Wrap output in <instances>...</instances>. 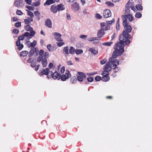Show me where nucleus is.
Here are the masks:
<instances>
[{
  "label": "nucleus",
  "mask_w": 152,
  "mask_h": 152,
  "mask_svg": "<svg viewBox=\"0 0 152 152\" xmlns=\"http://www.w3.org/2000/svg\"><path fill=\"white\" fill-rule=\"evenodd\" d=\"M87 81L89 82H91L94 80V78L93 77L89 76L87 78Z\"/></svg>",
  "instance_id": "43"
},
{
  "label": "nucleus",
  "mask_w": 152,
  "mask_h": 152,
  "mask_svg": "<svg viewBox=\"0 0 152 152\" xmlns=\"http://www.w3.org/2000/svg\"><path fill=\"white\" fill-rule=\"evenodd\" d=\"M129 33L125 30L123 31L122 34L119 36V42L115 44V47H116L115 48H116L117 46L124 48L125 45H128L130 43V40L128 39L129 36Z\"/></svg>",
  "instance_id": "1"
},
{
  "label": "nucleus",
  "mask_w": 152,
  "mask_h": 152,
  "mask_svg": "<svg viewBox=\"0 0 152 152\" xmlns=\"http://www.w3.org/2000/svg\"><path fill=\"white\" fill-rule=\"evenodd\" d=\"M50 71H49V69L48 68H47L45 69H43L42 70H41V71H39L40 75H47L49 74H50Z\"/></svg>",
  "instance_id": "7"
},
{
  "label": "nucleus",
  "mask_w": 152,
  "mask_h": 152,
  "mask_svg": "<svg viewBox=\"0 0 152 152\" xmlns=\"http://www.w3.org/2000/svg\"><path fill=\"white\" fill-rule=\"evenodd\" d=\"M95 17H96L97 19H101L102 17L98 13H96L95 15Z\"/></svg>",
  "instance_id": "47"
},
{
  "label": "nucleus",
  "mask_w": 152,
  "mask_h": 152,
  "mask_svg": "<svg viewBox=\"0 0 152 152\" xmlns=\"http://www.w3.org/2000/svg\"><path fill=\"white\" fill-rule=\"evenodd\" d=\"M24 38V36L23 35L20 36L18 38V40L16 41L17 42V43L18 42L19 43H20V40H23Z\"/></svg>",
  "instance_id": "30"
},
{
  "label": "nucleus",
  "mask_w": 152,
  "mask_h": 152,
  "mask_svg": "<svg viewBox=\"0 0 152 152\" xmlns=\"http://www.w3.org/2000/svg\"><path fill=\"white\" fill-rule=\"evenodd\" d=\"M110 26L107 23V25L104 28H102V29L105 31L109 30L110 29Z\"/></svg>",
  "instance_id": "45"
},
{
  "label": "nucleus",
  "mask_w": 152,
  "mask_h": 152,
  "mask_svg": "<svg viewBox=\"0 0 152 152\" xmlns=\"http://www.w3.org/2000/svg\"><path fill=\"white\" fill-rule=\"evenodd\" d=\"M34 13L35 16L37 17L40 16V13L38 11H36L34 12Z\"/></svg>",
  "instance_id": "57"
},
{
  "label": "nucleus",
  "mask_w": 152,
  "mask_h": 152,
  "mask_svg": "<svg viewBox=\"0 0 152 152\" xmlns=\"http://www.w3.org/2000/svg\"><path fill=\"white\" fill-rule=\"evenodd\" d=\"M121 18L123 20V25H127V23H128L127 22V19L128 18V15H122L121 16Z\"/></svg>",
  "instance_id": "14"
},
{
  "label": "nucleus",
  "mask_w": 152,
  "mask_h": 152,
  "mask_svg": "<svg viewBox=\"0 0 152 152\" xmlns=\"http://www.w3.org/2000/svg\"><path fill=\"white\" fill-rule=\"evenodd\" d=\"M128 19H129V20L130 22L132 21L133 20L134 18L133 16L132 15L130 14H128Z\"/></svg>",
  "instance_id": "42"
},
{
  "label": "nucleus",
  "mask_w": 152,
  "mask_h": 152,
  "mask_svg": "<svg viewBox=\"0 0 152 152\" xmlns=\"http://www.w3.org/2000/svg\"><path fill=\"white\" fill-rule=\"evenodd\" d=\"M26 3L28 5H31L32 0H25Z\"/></svg>",
  "instance_id": "59"
},
{
  "label": "nucleus",
  "mask_w": 152,
  "mask_h": 152,
  "mask_svg": "<svg viewBox=\"0 0 152 152\" xmlns=\"http://www.w3.org/2000/svg\"><path fill=\"white\" fill-rule=\"evenodd\" d=\"M28 51L24 50L21 51L20 53V56L21 57H24L26 56L28 54Z\"/></svg>",
  "instance_id": "23"
},
{
  "label": "nucleus",
  "mask_w": 152,
  "mask_h": 152,
  "mask_svg": "<svg viewBox=\"0 0 152 152\" xmlns=\"http://www.w3.org/2000/svg\"><path fill=\"white\" fill-rule=\"evenodd\" d=\"M36 48H31L28 53L29 57H31L33 55L35 52L37 51Z\"/></svg>",
  "instance_id": "10"
},
{
  "label": "nucleus",
  "mask_w": 152,
  "mask_h": 152,
  "mask_svg": "<svg viewBox=\"0 0 152 152\" xmlns=\"http://www.w3.org/2000/svg\"><path fill=\"white\" fill-rule=\"evenodd\" d=\"M54 35V37L55 39L58 41H62V40L61 39V35L60 34L57 32H54L53 33Z\"/></svg>",
  "instance_id": "8"
},
{
  "label": "nucleus",
  "mask_w": 152,
  "mask_h": 152,
  "mask_svg": "<svg viewBox=\"0 0 152 152\" xmlns=\"http://www.w3.org/2000/svg\"><path fill=\"white\" fill-rule=\"evenodd\" d=\"M75 52L77 55L83 53V51L81 49H76L75 50Z\"/></svg>",
  "instance_id": "34"
},
{
  "label": "nucleus",
  "mask_w": 152,
  "mask_h": 152,
  "mask_svg": "<svg viewBox=\"0 0 152 152\" xmlns=\"http://www.w3.org/2000/svg\"><path fill=\"white\" fill-rule=\"evenodd\" d=\"M131 3L130 2V1L129 0L127 2V3L126 4L125 7L126 8L130 9V4Z\"/></svg>",
  "instance_id": "60"
},
{
  "label": "nucleus",
  "mask_w": 152,
  "mask_h": 152,
  "mask_svg": "<svg viewBox=\"0 0 152 152\" xmlns=\"http://www.w3.org/2000/svg\"><path fill=\"white\" fill-rule=\"evenodd\" d=\"M16 46L18 47V49L19 50H21L23 47V44H21L20 42V43H19L18 42L17 43V42H16Z\"/></svg>",
  "instance_id": "24"
},
{
  "label": "nucleus",
  "mask_w": 152,
  "mask_h": 152,
  "mask_svg": "<svg viewBox=\"0 0 152 152\" xmlns=\"http://www.w3.org/2000/svg\"><path fill=\"white\" fill-rule=\"evenodd\" d=\"M107 61V60L106 59H104L100 61V64H104Z\"/></svg>",
  "instance_id": "56"
},
{
  "label": "nucleus",
  "mask_w": 152,
  "mask_h": 152,
  "mask_svg": "<svg viewBox=\"0 0 152 152\" xmlns=\"http://www.w3.org/2000/svg\"><path fill=\"white\" fill-rule=\"evenodd\" d=\"M104 71H102V75H109V71L107 70V69L104 70Z\"/></svg>",
  "instance_id": "40"
},
{
  "label": "nucleus",
  "mask_w": 152,
  "mask_h": 152,
  "mask_svg": "<svg viewBox=\"0 0 152 152\" xmlns=\"http://www.w3.org/2000/svg\"><path fill=\"white\" fill-rule=\"evenodd\" d=\"M29 31H30L29 34L30 36H34L35 34V32L34 31L33 29L32 30H31Z\"/></svg>",
  "instance_id": "44"
},
{
  "label": "nucleus",
  "mask_w": 152,
  "mask_h": 152,
  "mask_svg": "<svg viewBox=\"0 0 152 152\" xmlns=\"http://www.w3.org/2000/svg\"><path fill=\"white\" fill-rule=\"evenodd\" d=\"M105 4L109 7H113L114 6V4L110 1H107L105 3Z\"/></svg>",
  "instance_id": "28"
},
{
  "label": "nucleus",
  "mask_w": 152,
  "mask_h": 152,
  "mask_svg": "<svg viewBox=\"0 0 152 152\" xmlns=\"http://www.w3.org/2000/svg\"><path fill=\"white\" fill-rule=\"evenodd\" d=\"M80 6L78 3L75 2L72 4L71 8L72 10L75 12L77 11L80 9Z\"/></svg>",
  "instance_id": "6"
},
{
  "label": "nucleus",
  "mask_w": 152,
  "mask_h": 152,
  "mask_svg": "<svg viewBox=\"0 0 152 152\" xmlns=\"http://www.w3.org/2000/svg\"><path fill=\"white\" fill-rule=\"evenodd\" d=\"M142 15V14L139 12L136 13L135 16L136 18H140L141 17Z\"/></svg>",
  "instance_id": "37"
},
{
  "label": "nucleus",
  "mask_w": 152,
  "mask_h": 152,
  "mask_svg": "<svg viewBox=\"0 0 152 152\" xmlns=\"http://www.w3.org/2000/svg\"><path fill=\"white\" fill-rule=\"evenodd\" d=\"M65 70V67L64 66H62L61 68V74L64 73Z\"/></svg>",
  "instance_id": "62"
},
{
  "label": "nucleus",
  "mask_w": 152,
  "mask_h": 152,
  "mask_svg": "<svg viewBox=\"0 0 152 152\" xmlns=\"http://www.w3.org/2000/svg\"><path fill=\"white\" fill-rule=\"evenodd\" d=\"M123 25L124 26V28L126 30V31H127L128 32H131L132 30V27L130 25L128 24V23H127V25H126L125 24H124Z\"/></svg>",
  "instance_id": "13"
},
{
  "label": "nucleus",
  "mask_w": 152,
  "mask_h": 152,
  "mask_svg": "<svg viewBox=\"0 0 152 152\" xmlns=\"http://www.w3.org/2000/svg\"><path fill=\"white\" fill-rule=\"evenodd\" d=\"M108 66H110V68H111L112 67L113 65L111 63V62L110 61H108L106 64Z\"/></svg>",
  "instance_id": "64"
},
{
  "label": "nucleus",
  "mask_w": 152,
  "mask_h": 152,
  "mask_svg": "<svg viewBox=\"0 0 152 152\" xmlns=\"http://www.w3.org/2000/svg\"><path fill=\"white\" fill-rule=\"evenodd\" d=\"M50 75L54 79H57L58 80L59 78V75H61V74L56 71L53 72L52 71H51L50 72Z\"/></svg>",
  "instance_id": "5"
},
{
  "label": "nucleus",
  "mask_w": 152,
  "mask_h": 152,
  "mask_svg": "<svg viewBox=\"0 0 152 152\" xmlns=\"http://www.w3.org/2000/svg\"><path fill=\"white\" fill-rule=\"evenodd\" d=\"M21 26V22H18L15 23V26L16 27H19Z\"/></svg>",
  "instance_id": "51"
},
{
  "label": "nucleus",
  "mask_w": 152,
  "mask_h": 152,
  "mask_svg": "<svg viewBox=\"0 0 152 152\" xmlns=\"http://www.w3.org/2000/svg\"><path fill=\"white\" fill-rule=\"evenodd\" d=\"M71 74L69 71L67 69L66 70L65 74H63L62 75L61 74V75H59L58 80L61 79V81H65L66 80L68 79L69 78V77H71Z\"/></svg>",
  "instance_id": "3"
},
{
  "label": "nucleus",
  "mask_w": 152,
  "mask_h": 152,
  "mask_svg": "<svg viewBox=\"0 0 152 152\" xmlns=\"http://www.w3.org/2000/svg\"><path fill=\"white\" fill-rule=\"evenodd\" d=\"M77 74L78 75L77 77V80L80 82L83 81V80L86 78V75L83 72H78Z\"/></svg>",
  "instance_id": "4"
},
{
  "label": "nucleus",
  "mask_w": 152,
  "mask_h": 152,
  "mask_svg": "<svg viewBox=\"0 0 152 152\" xmlns=\"http://www.w3.org/2000/svg\"><path fill=\"white\" fill-rule=\"evenodd\" d=\"M16 14L18 15H21L23 14V13L21 10H17L16 11Z\"/></svg>",
  "instance_id": "46"
},
{
  "label": "nucleus",
  "mask_w": 152,
  "mask_h": 152,
  "mask_svg": "<svg viewBox=\"0 0 152 152\" xmlns=\"http://www.w3.org/2000/svg\"><path fill=\"white\" fill-rule=\"evenodd\" d=\"M14 4L15 6L18 7H22L23 5L22 0H15Z\"/></svg>",
  "instance_id": "11"
},
{
  "label": "nucleus",
  "mask_w": 152,
  "mask_h": 152,
  "mask_svg": "<svg viewBox=\"0 0 152 152\" xmlns=\"http://www.w3.org/2000/svg\"><path fill=\"white\" fill-rule=\"evenodd\" d=\"M55 0H47L44 4V6L49 5L55 2Z\"/></svg>",
  "instance_id": "18"
},
{
  "label": "nucleus",
  "mask_w": 152,
  "mask_h": 152,
  "mask_svg": "<svg viewBox=\"0 0 152 152\" xmlns=\"http://www.w3.org/2000/svg\"><path fill=\"white\" fill-rule=\"evenodd\" d=\"M102 79L101 77L98 75L96 76L95 78V80L96 81H99L102 80Z\"/></svg>",
  "instance_id": "48"
},
{
  "label": "nucleus",
  "mask_w": 152,
  "mask_h": 152,
  "mask_svg": "<svg viewBox=\"0 0 152 152\" xmlns=\"http://www.w3.org/2000/svg\"><path fill=\"white\" fill-rule=\"evenodd\" d=\"M100 24L101 27V29H102V28H104V27H105L107 25V23H101Z\"/></svg>",
  "instance_id": "54"
},
{
  "label": "nucleus",
  "mask_w": 152,
  "mask_h": 152,
  "mask_svg": "<svg viewBox=\"0 0 152 152\" xmlns=\"http://www.w3.org/2000/svg\"><path fill=\"white\" fill-rule=\"evenodd\" d=\"M26 11L27 12L29 16H30L31 18L34 17V15L32 12L28 10H26Z\"/></svg>",
  "instance_id": "39"
},
{
  "label": "nucleus",
  "mask_w": 152,
  "mask_h": 152,
  "mask_svg": "<svg viewBox=\"0 0 152 152\" xmlns=\"http://www.w3.org/2000/svg\"><path fill=\"white\" fill-rule=\"evenodd\" d=\"M36 41L34 40L31 43L30 46L32 47V48H34V47L36 45Z\"/></svg>",
  "instance_id": "41"
},
{
  "label": "nucleus",
  "mask_w": 152,
  "mask_h": 152,
  "mask_svg": "<svg viewBox=\"0 0 152 152\" xmlns=\"http://www.w3.org/2000/svg\"><path fill=\"white\" fill-rule=\"evenodd\" d=\"M44 50H42L41 49L39 51V55H41L42 56H43L44 55Z\"/></svg>",
  "instance_id": "63"
},
{
  "label": "nucleus",
  "mask_w": 152,
  "mask_h": 152,
  "mask_svg": "<svg viewBox=\"0 0 152 152\" xmlns=\"http://www.w3.org/2000/svg\"><path fill=\"white\" fill-rule=\"evenodd\" d=\"M44 56V57H46L47 59V58H48L49 57V55L48 52H46L45 53Z\"/></svg>",
  "instance_id": "61"
},
{
  "label": "nucleus",
  "mask_w": 152,
  "mask_h": 152,
  "mask_svg": "<svg viewBox=\"0 0 152 152\" xmlns=\"http://www.w3.org/2000/svg\"><path fill=\"white\" fill-rule=\"evenodd\" d=\"M47 48L49 51L52 52L53 50V48L50 44L48 45Z\"/></svg>",
  "instance_id": "29"
},
{
  "label": "nucleus",
  "mask_w": 152,
  "mask_h": 152,
  "mask_svg": "<svg viewBox=\"0 0 152 152\" xmlns=\"http://www.w3.org/2000/svg\"><path fill=\"white\" fill-rule=\"evenodd\" d=\"M50 10L51 12L54 13H56L58 10L57 7L55 6L54 5H53L51 6Z\"/></svg>",
  "instance_id": "21"
},
{
  "label": "nucleus",
  "mask_w": 152,
  "mask_h": 152,
  "mask_svg": "<svg viewBox=\"0 0 152 152\" xmlns=\"http://www.w3.org/2000/svg\"><path fill=\"white\" fill-rule=\"evenodd\" d=\"M26 7L29 10L31 11H33L34 9V7L32 6H29L28 5L26 6Z\"/></svg>",
  "instance_id": "50"
},
{
  "label": "nucleus",
  "mask_w": 152,
  "mask_h": 152,
  "mask_svg": "<svg viewBox=\"0 0 152 152\" xmlns=\"http://www.w3.org/2000/svg\"><path fill=\"white\" fill-rule=\"evenodd\" d=\"M57 6L58 7V10L59 11H62L65 9L64 5L62 4L57 5Z\"/></svg>",
  "instance_id": "22"
},
{
  "label": "nucleus",
  "mask_w": 152,
  "mask_h": 152,
  "mask_svg": "<svg viewBox=\"0 0 152 152\" xmlns=\"http://www.w3.org/2000/svg\"><path fill=\"white\" fill-rule=\"evenodd\" d=\"M102 80L103 81L106 82L108 81L110 79V77L108 75H103Z\"/></svg>",
  "instance_id": "19"
},
{
  "label": "nucleus",
  "mask_w": 152,
  "mask_h": 152,
  "mask_svg": "<svg viewBox=\"0 0 152 152\" xmlns=\"http://www.w3.org/2000/svg\"><path fill=\"white\" fill-rule=\"evenodd\" d=\"M64 44V42H59L57 43V46L59 47H61V46L63 45Z\"/></svg>",
  "instance_id": "55"
},
{
  "label": "nucleus",
  "mask_w": 152,
  "mask_h": 152,
  "mask_svg": "<svg viewBox=\"0 0 152 152\" xmlns=\"http://www.w3.org/2000/svg\"><path fill=\"white\" fill-rule=\"evenodd\" d=\"M43 56L41 55H39L38 58V59H37V62H39L41 61H42V60H43Z\"/></svg>",
  "instance_id": "36"
},
{
  "label": "nucleus",
  "mask_w": 152,
  "mask_h": 152,
  "mask_svg": "<svg viewBox=\"0 0 152 152\" xmlns=\"http://www.w3.org/2000/svg\"><path fill=\"white\" fill-rule=\"evenodd\" d=\"M113 43V42H106L103 43L102 45H103L109 46H110Z\"/></svg>",
  "instance_id": "38"
},
{
  "label": "nucleus",
  "mask_w": 152,
  "mask_h": 152,
  "mask_svg": "<svg viewBox=\"0 0 152 152\" xmlns=\"http://www.w3.org/2000/svg\"><path fill=\"white\" fill-rule=\"evenodd\" d=\"M36 62L34 61L32 63V64H31V66L33 68L35 67L36 66Z\"/></svg>",
  "instance_id": "53"
},
{
  "label": "nucleus",
  "mask_w": 152,
  "mask_h": 152,
  "mask_svg": "<svg viewBox=\"0 0 152 152\" xmlns=\"http://www.w3.org/2000/svg\"><path fill=\"white\" fill-rule=\"evenodd\" d=\"M76 78L75 76H72L71 77L70 82L72 83H74L75 82L77 81Z\"/></svg>",
  "instance_id": "33"
},
{
  "label": "nucleus",
  "mask_w": 152,
  "mask_h": 152,
  "mask_svg": "<svg viewBox=\"0 0 152 152\" xmlns=\"http://www.w3.org/2000/svg\"><path fill=\"white\" fill-rule=\"evenodd\" d=\"M24 22L27 25H29V24L30 23L29 20L28 19H25L24 20Z\"/></svg>",
  "instance_id": "58"
},
{
  "label": "nucleus",
  "mask_w": 152,
  "mask_h": 152,
  "mask_svg": "<svg viewBox=\"0 0 152 152\" xmlns=\"http://www.w3.org/2000/svg\"><path fill=\"white\" fill-rule=\"evenodd\" d=\"M116 48V47H115V45L114 47L115 50L112 54V57H110L109 59V61L111 62L113 65V64H116V63L118 64L119 63L118 60L117 59H115V58H116L118 56H121L124 51V47H118L117 46V48Z\"/></svg>",
  "instance_id": "2"
},
{
  "label": "nucleus",
  "mask_w": 152,
  "mask_h": 152,
  "mask_svg": "<svg viewBox=\"0 0 152 152\" xmlns=\"http://www.w3.org/2000/svg\"><path fill=\"white\" fill-rule=\"evenodd\" d=\"M104 17L105 18H107L111 16V12L109 10H105L103 13Z\"/></svg>",
  "instance_id": "9"
},
{
  "label": "nucleus",
  "mask_w": 152,
  "mask_h": 152,
  "mask_svg": "<svg viewBox=\"0 0 152 152\" xmlns=\"http://www.w3.org/2000/svg\"><path fill=\"white\" fill-rule=\"evenodd\" d=\"M88 50L94 55H96L98 52V50L95 48H90Z\"/></svg>",
  "instance_id": "17"
},
{
  "label": "nucleus",
  "mask_w": 152,
  "mask_h": 152,
  "mask_svg": "<svg viewBox=\"0 0 152 152\" xmlns=\"http://www.w3.org/2000/svg\"><path fill=\"white\" fill-rule=\"evenodd\" d=\"M40 4V2L39 1H37L35 2H33L31 4V5L34 7H37L39 6Z\"/></svg>",
  "instance_id": "35"
},
{
  "label": "nucleus",
  "mask_w": 152,
  "mask_h": 152,
  "mask_svg": "<svg viewBox=\"0 0 152 152\" xmlns=\"http://www.w3.org/2000/svg\"><path fill=\"white\" fill-rule=\"evenodd\" d=\"M52 22L50 19H47L45 22V25L49 28L52 27Z\"/></svg>",
  "instance_id": "12"
},
{
  "label": "nucleus",
  "mask_w": 152,
  "mask_h": 152,
  "mask_svg": "<svg viewBox=\"0 0 152 152\" xmlns=\"http://www.w3.org/2000/svg\"><path fill=\"white\" fill-rule=\"evenodd\" d=\"M117 64H113L112 66V69L114 73H116L119 71L120 68L117 66Z\"/></svg>",
  "instance_id": "15"
},
{
  "label": "nucleus",
  "mask_w": 152,
  "mask_h": 152,
  "mask_svg": "<svg viewBox=\"0 0 152 152\" xmlns=\"http://www.w3.org/2000/svg\"><path fill=\"white\" fill-rule=\"evenodd\" d=\"M24 29L27 31H30L33 29V28L30 26V25H27L24 27Z\"/></svg>",
  "instance_id": "25"
},
{
  "label": "nucleus",
  "mask_w": 152,
  "mask_h": 152,
  "mask_svg": "<svg viewBox=\"0 0 152 152\" xmlns=\"http://www.w3.org/2000/svg\"><path fill=\"white\" fill-rule=\"evenodd\" d=\"M100 39L99 38L97 37H93L89 38H88V39L89 41H93L96 40H100Z\"/></svg>",
  "instance_id": "26"
},
{
  "label": "nucleus",
  "mask_w": 152,
  "mask_h": 152,
  "mask_svg": "<svg viewBox=\"0 0 152 152\" xmlns=\"http://www.w3.org/2000/svg\"><path fill=\"white\" fill-rule=\"evenodd\" d=\"M63 53H65L66 54H69V53L68 52V47L66 46L64 47L63 50Z\"/></svg>",
  "instance_id": "32"
},
{
  "label": "nucleus",
  "mask_w": 152,
  "mask_h": 152,
  "mask_svg": "<svg viewBox=\"0 0 152 152\" xmlns=\"http://www.w3.org/2000/svg\"><path fill=\"white\" fill-rule=\"evenodd\" d=\"M135 7L137 10L139 11H141L143 9V7L140 4H137Z\"/></svg>",
  "instance_id": "27"
},
{
  "label": "nucleus",
  "mask_w": 152,
  "mask_h": 152,
  "mask_svg": "<svg viewBox=\"0 0 152 152\" xmlns=\"http://www.w3.org/2000/svg\"><path fill=\"white\" fill-rule=\"evenodd\" d=\"M104 34V30L101 29L98 31L97 34V36L99 37L98 38H99L100 39V38L102 37Z\"/></svg>",
  "instance_id": "16"
},
{
  "label": "nucleus",
  "mask_w": 152,
  "mask_h": 152,
  "mask_svg": "<svg viewBox=\"0 0 152 152\" xmlns=\"http://www.w3.org/2000/svg\"><path fill=\"white\" fill-rule=\"evenodd\" d=\"M48 63L46 57H44L42 61V65L43 67H45Z\"/></svg>",
  "instance_id": "20"
},
{
  "label": "nucleus",
  "mask_w": 152,
  "mask_h": 152,
  "mask_svg": "<svg viewBox=\"0 0 152 152\" xmlns=\"http://www.w3.org/2000/svg\"><path fill=\"white\" fill-rule=\"evenodd\" d=\"M12 33L13 34H17L19 33V31L18 29L15 28L12 31Z\"/></svg>",
  "instance_id": "49"
},
{
  "label": "nucleus",
  "mask_w": 152,
  "mask_h": 152,
  "mask_svg": "<svg viewBox=\"0 0 152 152\" xmlns=\"http://www.w3.org/2000/svg\"><path fill=\"white\" fill-rule=\"evenodd\" d=\"M31 57H29V58L27 60L28 62L30 64H32V63L34 61V59H32Z\"/></svg>",
  "instance_id": "52"
},
{
  "label": "nucleus",
  "mask_w": 152,
  "mask_h": 152,
  "mask_svg": "<svg viewBox=\"0 0 152 152\" xmlns=\"http://www.w3.org/2000/svg\"><path fill=\"white\" fill-rule=\"evenodd\" d=\"M75 50L74 48L70 46V49H69V53L71 54H73L75 52Z\"/></svg>",
  "instance_id": "31"
}]
</instances>
